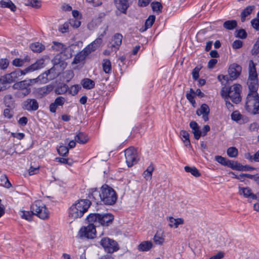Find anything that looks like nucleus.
<instances>
[{"mask_svg": "<svg viewBox=\"0 0 259 259\" xmlns=\"http://www.w3.org/2000/svg\"><path fill=\"white\" fill-rule=\"evenodd\" d=\"M155 20V17L154 15H150L145 22V29L151 27L154 23Z\"/></svg>", "mask_w": 259, "mask_h": 259, "instance_id": "obj_42", "label": "nucleus"}, {"mask_svg": "<svg viewBox=\"0 0 259 259\" xmlns=\"http://www.w3.org/2000/svg\"><path fill=\"white\" fill-rule=\"evenodd\" d=\"M242 46V42L239 40H235L232 44V47L234 49H239V48H241Z\"/></svg>", "mask_w": 259, "mask_h": 259, "instance_id": "obj_60", "label": "nucleus"}, {"mask_svg": "<svg viewBox=\"0 0 259 259\" xmlns=\"http://www.w3.org/2000/svg\"><path fill=\"white\" fill-rule=\"evenodd\" d=\"M242 70L241 66L236 63L231 64L229 68L228 72L231 79L234 80L240 74Z\"/></svg>", "mask_w": 259, "mask_h": 259, "instance_id": "obj_13", "label": "nucleus"}, {"mask_svg": "<svg viewBox=\"0 0 259 259\" xmlns=\"http://www.w3.org/2000/svg\"><path fill=\"white\" fill-rule=\"evenodd\" d=\"M19 214L22 219L28 221H32V217L33 215H34L32 209H31V211L21 210L19 212Z\"/></svg>", "mask_w": 259, "mask_h": 259, "instance_id": "obj_27", "label": "nucleus"}, {"mask_svg": "<svg viewBox=\"0 0 259 259\" xmlns=\"http://www.w3.org/2000/svg\"><path fill=\"white\" fill-rule=\"evenodd\" d=\"M153 247V244L150 241L142 242L138 246V249L140 251H149Z\"/></svg>", "mask_w": 259, "mask_h": 259, "instance_id": "obj_19", "label": "nucleus"}, {"mask_svg": "<svg viewBox=\"0 0 259 259\" xmlns=\"http://www.w3.org/2000/svg\"><path fill=\"white\" fill-rule=\"evenodd\" d=\"M151 5L154 12H155L158 14L161 12L162 6L160 3L158 2H154L151 3Z\"/></svg>", "mask_w": 259, "mask_h": 259, "instance_id": "obj_37", "label": "nucleus"}, {"mask_svg": "<svg viewBox=\"0 0 259 259\" xmlns=\"http://www.w3.org/2000/svg\"><path fill=\"white\" fill-rule=\"evenodd\" d=\"M100 214L99 213H91L87 217L89 224H93L95 228L100 225Z\"/></svg>", "mask_w": 259, "mask_h": 259, "instance_id": "obj_17", "label": "nucleus"}, {"mask_svg": "<svg viewBox=\"0 0 259 259\" xmlns=\"http://www.w3.org/2000/svg\"><path fill=\"white\" fill-rule=\"evenodd\" d=\"M0 5L2 8H9L13 12L16 10V6L11 0H1Z\"/></svg>", "mask_w": 259, "mask_h": 259, "instance_id": "obj_21", "label": "nucleus"}, {"mask_svg": "<svg viewBox=\"0 0 259 259\" xmlns=\"http://www.w3.org/2000/svg\"><path fill=\"white\" fill-rule=\"evenodd\" d=\"M81 84L85 89L90 90L95 87V82L90 78H84L81 80Z\"/></svg>", "mask_w": 259, "mask_h": 259, "instance_id": "obj_25", "label": "nucleus"}, {"mask_svg": "<svg viewBox=\"0 0 259 259\" xmlns=\"http://www.w3.org/2000/svg\"><path fill=\"white\" fill-rule=\"evenodd\" d=\"M104 71L106 73H109L111 70V62L108 59H104L102 64Z\"/></svg>", "mask_w": 259, "mask_h": 259, "instance_id": "obj_35", "label": "nucleus"}, {"mask_svg": "<svg viewBox=\"0 0 259 259\" xmlns=\"http://www.w3.org/2000/svg\"><path fill=\"white\" fill-rule=\"evenodd\" d=\"M53 46L52 47L54 50L60 52L61 53L63 52L65 48L66 47L63 44L54 41Z\"/></svg>", "mask_w": 259, "mask_h": 259, "instance_id": "obj_38", "label": "nucleus"}, {"mask_svg": "<svg viewBox=\"0 0 259 259\" xmlns=\"http://www.w3.org/2000/svg\"><path fill=\"white\" fill-rule=\"evenodd\" d=\"M69 25L70 24L71 26L74 28H78L81 24L80 21L78 19H71L69 20Z\"/></svg>", "mask_w": 259, "mask_h": 259, "instance_id": "obj_49", "label": "nucleus"}, {"mask_svg": "<svg viewBox=\"0 0 259 259\" xmlns=\"http://www.w3.org/2000/svg\"><path fill=\"white\" fill-rule=\"evenodd\" d=\"M244 196L253 200H259V193L253 194L248 187L244 188Z\"/></svg>", "mask_w": 259, "mask_h": 259, "instance_id": "obj_26", "label": "nucleus"}, {"mask_svg": "<svg viewBox=\"0 0 259 259\" xmlns=\"http://www.w3.org/2000/svg\"><path fill=\"white\" fill-rule=\"evenodd\" d=\"M1 182H2V185L7 188H10L11 186V183L10 182V181H9L7 177L5 175H3L1 177Z\"/></svg>", "mask_w": 259, "mask_h": 259, "instance_id": "obj_45", "label": "nucleus"}, {"mask_svg": "<svg viewBox=\"0 0 259 259\" xmlns=\"http://www.w3.org/2000/svg\"><path fill=\"white\" fill-rule=\"evenodd\" d=\"M74 140L79 144H84L88 142V138L85 134L80 132L75 136Z\"/></svg>", "mask_w": 259, "mask_h": 259, "instance_id": "obj_24", "label": "nucleus"}, {"mask_svg": "<svg viewBox=\"0 0 259 259\" xmlns=\"http://www.w3.org/2000/svg\"><path fill=\"white\" fill-rule=\"evenodd\" d=\"M126 162L128 167L136 164L138 161L137 150L133 147H130L124 151Z\"/></svg>", "mask_w": 259, "mask_h": 259, "instance_id": "obj_10", "label": "nucleus"}, {"mask_svg": "<svg viewBox=\"0 0 259 259\" xmlns=\"http://www.w3.org/2000/svg\"><path fill=\"white\" fill-rule=\"evenodd\" d=\"M237 26V21L235 20H228L223 24V26L227 30H232Z\"/></svg>", "mask_w": 259, "mask_h": 259, "instance_id": "obj_32", "label": "nucleus"}, {"mask_svg": "<svg viewBox=\"0 0 259 259\" xmlns=\"http://www.w3.org/2000/svg\"><path fill=\"white\" fill-rule=\"evenodd\" d=\"M117 9L122 13L125 14L129 7V3L127 0H113Z\"/></svg>", "mask_w": 259, "mask_h": 259, "instance_id": "obj_14", "label": "nucleus"}, {"mask_svg": "<svg viewBox=\"0 0 259 259\" xmlns=\"http://www.w3.org/2000/svg\"><path fill=\"white\" fill-rule=\"evenodd\" d=\"M69 28V23L68 22H66L63 25H61L59 26V30L60 32L62 33H65L68 31Z\"/></svg>", "mask_w": 259, "mask_h": 259, "instance_id": "obj_54", "label": "nucleus"}, {"mask_svg": "<svg viewBox=\"0 0 259 259\" xmlns=\"http://www.w3.org/2000/svg\"><path fill=\"white\" fill-rule=\"evenodd\" d=\"M215 160L219 162V163L221 164L222 165L227 166L228 164V161H229V159H227L226 158H224L221 156H215Z\"/></svg>", "mask_w": 259, "mask_h": 259, "instance_id": "obj_46", "label": "nucleus"}, {"mask_svg": "<svg viewBox=\"0 0 259 259\" xmlns=\"http://www.w3.org/2000/svg\"><path fill=\"white\" fill-rule=\"evenodd\" d=\"M227 155L230 157H235L238 154V150L234 147L229 148L227 151Z\"/></svg>", "mask_w": 259, "mask_h": 259, "instance_id": "obj_43", "label": "nucleus"}, {"mask_svg": "<svg viewBox=\"0 0 259 259\" xmlns=\"http://www.w3.org/2000/svg\"><path fill=\"white\" fill-rule=\"evenodd\" d=\"M100 243L103 247L104 250L109 253L117 251L119 249V246L117 242L108 237L102 238L100 240Z\"/></svg>", "mask_w": 259, "mask_h": 259, "instance_id": "obj_7", "label": "nucleus"}, {"mask_svg": "<svg viewBox=\"0 0 259 259\" xmlns=\"http://www.w3.org/2000/svg\"><path fill=\"white\" fill-rule=\"evenodd\" d=\"M56 160L58 162H59L61 163L67 164L69 165H72L73 162L69 158H60L57 157L56 158Z\"/></svg>", "mask_w": 259, "mask_h": 259, "instance_id": "obj_50", "label": "nucleus"}, {"mask_svg": "<svg viewBox=\"0 0 259 259\" xmlns=\"http://www.w3.org/2000/svg\"><path fill=\"white\" fill-rule=\"evenodd\" d=\"M80 89V87L79 85H72L69 89V93L71 95L74 96L77 94L79 90Z\"/></svg>", "mask_w": 259, "mask_h": 259, "instance_id": "obj_48", "label": "nucleus"}, {"mask_svg": "<svg viewBox=\"0 0 259 259\" xmlns=\"http://www.w3.org/2000/svg\"><path fill=\"white\" fill-rule=\"evenodd\" d=\"M96 233V228L93 224H89L87 226L82 227L78 233V236L81 238L93 239L95 237Z\"/></svg>", "mask_w": 259, "mask_h": 259, "instance_id": "obj_9", "label": "nucleus"}, {"mask_svg": "<svg viewBox=\"0 0 259 259\" xmlns=\"http://www.w3.org/2000/svg\"><path fill=\"white\" fill-rule=\"evenodd\" d=\"M91 202L88 199H80L73 203L69 208L68 216L72 220L81 218L91 205Z\"/></svg>", "mask_w": 259, "mask_h": 259, "instance_id": "obj_3", "label": "nucleus"}, {"mask_svg": "<svg viewBox=\"0 0 259 259\" xmlns=\"http://www.w3.org/2000/svg\"><path fill=\"white\" fill-rule=\"evenodd\" d=\"M254 6H249L244 9V18L249 15L254 10Z\"/></svg>", "mask_w": 259, "mask_h": 259, "instance_id": "obj_52", "label": "nucleus"}, {"mask_svg": "<svg viewBox=\"0 0 259 259\" xmlns=\"http://www.w3.org/2000/svg\"><path fill=\"white\" fill-rule=\"evenodd\" d=\"M210 109L208 106L206 104H203L201 105L200 108L196 110V114L198 116L202 115V118L206 121L208 120V114L209 113Z\"/></svg>", "mask_w": 259, "mask_h": 259, "instance_id": "obj_15", "label": "nucleus"}, {"mask_svg": "<svg viewBox=\"0 0 259 259\" xmlns=\"http://www.w3.org/2000/svg\"><path fill=\"white\" fill-rule=\"evenodd\" d=\"M200 71V69L198 67H195L192 71V77L193 79L196 80L199 78V72Z\"/></svg>", "mask_w": 259, "mask_h": 259, "instance_id": "obj_57", "label": "nucleus"}, {"mask_svg": "<svg viewBox=\"0 0 259 259\" xmlns=\"http://www.w3.org/2000/svg\"><path fill=\"white\" fill-rule=\"evenodd\" d=\"M193 133L194 134L195 139H196V140H198L202 135V133L199 130V128H197V130L196 129L193 130Z\"/></svg>", "mask_w": 259, "mask_h": 259, "instance_id": "obj_62", "label": "nucleus"}, {"mask_svg": "<svg viewBox=\"0 0 259 259\" xmlns=\"http://www.w3.org/2000/svg\"><path fill=\"white\" fill-rule=\"evenodd\" d=\"M86 58L85 55L81 51L77 53L74 58L72 64H77L84 60Z\"/></svg>", "mask_w": 259, "mask_h": 259, "instance_id": "obj_29", "label": "nucleus"}, {"mask_svg": "<svg viewBox=\"0 0 259 259\" xmlns=\"http://www.w3.org/2000/svg\"><path fill=\"white\" fill-rule=\"evenodd\" d=\"M114 219V217L110 213L100 214V225L109 226Z\"/></svg>", "mask_w": 259, "mask_h": 259, "instance_id": "obj_16", "label": "nucleus"}, {"mask_svg": "<svg viewBox=\"0 0 259 259\" xmlns=\"http://www.w3.org/2000/svg\"><path fill=\"white\" fill-rule=\"evenodd\" d=\"M122 35L120 33H116L112 38L111 46L112 47H119L121 44Z\"/></svg>", "mask_w": 259, "mask_h": 259, "instance_id": "obj_22", "label": "nucleus"}, {"mask_svg": "<svg viewBox=\"0 0 259 259\" xmlns=\"http://www.w3.org/2000/svg\"><path fill=\"white\" fill-rule=\"evenodd\" d=\"M65 101H66V100H65V98H64L62 96H59L56 98L54 102H55V104H56L58 106H59L63 105L65 102Z\"/></svg>", "mask_w": 259, "mask_h": 259, "instance_id": "obj_53", "label": "nucleus"}, {"mask_svg": "<svg viewBox=\"0 0 259 259\" xmlns=\"http://www.w3.org/2000/svg\"><path fill=\"white\" fill-rule=\"evenodd\" d=\"M103 34H101L99 37H98L97 39H96L94 41H93L92 42H91L90 45H93V46H92V48H94L93 47H94L95 48V51L97 49V48H98L101 45V44H102V37H103Z\"/></svg>", "mask_w": 259, "mask_h": 259, "instance_id": "obj_41", "label": "nucleus"}, {"mask_svg": "<svg viewBox=\"0 0 259 259\" xmlns=\"http://www.w3.org/2000/svg\"><path fill=\"white\" fill-rule=\"evenodd\" d=\"M61 54L65 56V59L70 58L72 56V50L70 48L66 47Z\"/></svg>", "mask_w": 259, "mask_h": 259, "instance_id": "obj_47", "label": "nucleus"}, {"mask_svg": "<svg viewBox=\"0 0 259 259\" xmlns=\"http://www.w3.org/2000/svg\"><path fill=\"white\" fill-rule=\"evenodd\" d=\"M5 102L9 104H12L14 102V98L12 95H7L5 97Z\"/></svg>", "mask_w": 259, "mask_h": 259, "instance_id": "obj_59", "label": "nucleus"}, {"mask_svg": "<svg viewBox=\"0 0 259 259\" xmlns=\"http://www.w3.org/2000/svg\"><path fill=\"white\" fill-rule=\"evenodd\" d=\"M154 242L156 244L161 245L164 242V238L162 232H157L153 238Z\"/></svg>", "mask_w": 259, "mask_h": 259, "instance_id": "obj_28", "label": "nucleus"}, {"mask_svg": "<svg viewBox=\"0 0 259 259\" xmlns=\"http://www.w3.org/2000/svg\"><path fill=\"white\" fill-rule=\"evenodd\" d=\"M93 198L97 201L103 202L106 205H113L117 200V195L113 188L107 185H103L98 191L95 190L92 193Z\"/></svg>", "mask_w": 259, "mask_h": 259, "instance_id": "obj_2", "label": "nucleus"}, {"mask_svg": "<svg viewBox=\"0 0 259 259\" xmlns=\"http://www.w3.org/2000/svg\"><path fill=\"white\" fill-rule=\"evenodd\" d=\"M92 46H93V45L89 44L82 50L84 55H85L86 57L90 54L92 52L95 51V48H92Z\"/></svg>", "mask_w": 259, "mask_h": 259, "instance_id": "obj_51", "label": "nucleus"}, {"mask_svg": "<svg viewBox=\"0 0 259 259\" xmlns=\"http://www.w3.org/2000/svg\"><path fill=\"white\" fill-rule=\"evenodd\" d=\"M251 23L252 27L256 30L259 31V21L254 19L251 21Z\"/></svg>", "mask_w": 259, "mask_h": 259, "instance_id": "obj_64", "label": "nucleus"}, {"mask_svg": "<svg viewBox=\"0 0 259 259\" xmlns=\"http://www.w3.org/2000/svg\"><path fill=\"white\" fill-rule=\"evenodd\" d=\"M53 90V85H48L38 89L37 90V93L39 95L41 96H44L49 94Z\"/></svg>", "mask_w": 259, "mask_h": 259, "instance_id": "obj_23", "label": "nucleus"}, {"mask_svg": "<svg viewBox=\"0 0 259 259\" xmlns=\"http://www.w3.org/2000/svg\"><path fill=\"white\" fill-rule=\"evenodd\" d=\"M31 209L32 210L34 214L40 219H48L50 217L49 210L40 200L34 201L31 206Z\"/></svg>", "mask_w": 259, "mask_h": 259, "instance_id": "obj_6", "label": "nucleus"}, {"mask_svg": "<svg viewBox=\"0 0 259 259\" xmlns=\"http://www.w3.org/2000/svg\"><path fill=\"white\" fill-rule=\"evenodd\" d=\"M184 169L186 172L191 173L195 177H198L200 176V173L199 172L198 170L194 166L190 167L188 166H186L184 167Z\"/></svg>", "mask_w": 259, "mask_h": 259, "instance_id": "obj_34", "label": "nucleus"}, {"mask_svg": "<svg viewBox=\"0 0 259 259\" xmlns=\"http://www.w3.org/2000/svg\"><path fill=\"white\" fill-rule=\"evenodd\" d=\"M32 80H24L15 83L13 85V88L15 90H19V94L23 97L27 96L30 93V85L32 83Z\"/></svg>", "mask_w": 259, "mask_h": 259, "instance_id": "obj_8", "label": "nucleus"}, {"mask_svg": "<svg viewBox=\"0 0 259 259\" xmlns=\"http://www.w3.org/2000/svg\"><path fill=\"white\" fill-rule=\"evenodd\" d=\"M29 59L27 57H25L24 59L16 58L13 61V65L15 66L20 67L23 66L26 62H28Z\"/></svg>", "mask_w": 259, "mask_h": 259, "instance_id": "obj_40", "label": "nucleus"}, {"mask_svg": "<svg viewBox=\"0 0 259 259\" xmlns=\"http://www.w3.org/2000/svg\"><path fill=\"white\" fill-rule=\"evenodd\" d=\"M249 92L245 101V109L250 114H259V95L257 92L258 89H248Z\"/></svg>", "mask_w": 259, "mask_h": 259, "instance_id": "obj_4", "label": "nucleus"}, {"mask_svg": "<svg viewBox=\"0 0 259 259\" xmlns=\"http://www.w3.org/2000/svg\"><path fill=\"white\" fill-rule=\"evenodd\" d=\"M38 107V103L35 99H27L22 104V108L28 111H36Z\"/></svg>", "mask_w": 259, "mask_h": 259, "instance_id": "obj_12", "label": "nucleus"}, {"mask_svg": "<svg viewBox=\"0 0 259 259\" xmlns=\"http://www.w3.org/2000/svg\"><path fill=\"white\" fill-rule=\"evenodd\" d=\"M154 169V166L150 164L143 172V177L147 180H150L152 178V172Z\"/></svg>", "mask_w": 259, "mask_h": 259, "instance_id": "obj_30", "label": "nucleus"}, {"mask_svg": "<svg viewBox=\"0 0 259 259\" xmlns=\"http://www.w3.org/2000/svg\"><path fill=\"white\" fill-rule=\"evenodd\" d=\"M256 65L257 64L253 60H250L248 61L247 68L248 73L247 84L248 89L258 88V78L256 68Z\"/></svg>", "mask_w": 259, "mask_h": 259, "instance_id": "obj_5", "label": "nucleus"}, {"mask_svg": "<svg viewBox=\"0 0 259 259\" xmlns=\"http://www.w3.org/2000/svg\"><path fill=\"white\" fill-rule=\"evenodd\" d=\"M25 5L37 9L41 7V2L38 0H28Z\"/></svg>", "mask_w": 259, "mask_h": 259, "instance_id": "obj_39", "label": "nucleus"}, {"mask_svg": "<svg viewBox=\"0 0 259 259\" xmlns=\"http://www.w3.org/2000/svg\"><path fill=\"white\" fill-rule=\"evenodd\" d=\"M241 114H240L238 111H234L231 114V118L232 120L238 121L241 118Z\"/></svg>", "mask_w": 259, "mask_h": 259, "instance_id": "obj_55", "label": "nucleus"}, {"mask_svg": "<svg viewBox=\"0 0 259 259\" xmlns=\"http://www.w3.org/2000/svg\"><path fill=\"white\" fill-rule=\"evenodd\" d=\"M242 87L240 84H235L231 87V90L229 94V98H231L232 101L237 104L241 100L240 93L241 92Z\"/></svg>", "mask_w": 259, "mask_h": 259, "instance_id": "obj_11", "label": "nucleus"}, {"mask_svg": "<svg viewBox=\"0 0 259 259\" xmlns=\"http://www.w3.org/2000/svg\"><path fill=\"white\" fill-rule=\"evenodd\" d=\"M186 98L188 100V101L191 103L193 107H195L196 104V102L195 100L194 99V95H192L191 94H186Z\"/></svg>", "mask_w": 259, "mask_h": 259, "instance_id": "obj_61", "label": "nucleus"}, {"mask_svg": "<svg viewBox=\"0 0 259 259\" xmlns=\"http://www.w3.org/2000/svg\"><path fill=\"white\" fill-rule=\"evenodd\" d=\"M30 48L33 52L37 53L41 52L45 48L43 45L39 42H34L32 44L30 45Z\"/></svg>", "mask_w": 259, "mask_h": 259, "instance_id": "obj_33", "label": "nucleus"}, {"mask_svg": "<svg viewBox=\"0 0 259 259\" xmlns=\"http://www.w3.org/2000/svg\"><path fill=\"white\" fill-rule=\"evenodd\" d=\"M169 226L171 228H177L179 225L184 224V220L182 218L175 219L172 217L168 218Z\"/></svg>", "mask_w": 259, "mask_h": 259, "instance_id": "obj_20", "label": "nucleus"}, {"mask_svg": "<svg viewBox=\"0 0 259 259\" xmlns=\"http://www.w3.org/2000/svg\"><path fill=\"white\" fill-rule=\"evenodd\" d=\"M227 166H228L234 170H237L239 171L243 170V165H242L240 163H238L236 161H232L230 160H229V161H228V164Z\"/></svg>", "mask_w": 259, "mask_h": 259, "instance_id": "obj_31", "label": "nucleus"}, {"mask_svg": "<svg viewBox=\"0 0 259 259\" xmlns=\"http://www.w3.org/2000/svg\"><path fill=\"white\" fill-rule=\"evenodd\" d=\"M231 90V87H224L222 88L221 91V95L225 100L229 99Z\"/></svg>", "mask_w": 259, "mask_h": 259, "instance_id": "obj_36", "label": "nucleus"}, {"mask_svg": "<svg viewBox=\"0 0 259 259\" xmlns=\"http://www.w3.org/2000/svg\"><path fill=\"white\" fill-rule=\"evenodd\" d=\"M251 52L252 54H257L259 53V37L255 44L254 45Z\"/></svg>", "mask_w": 259, "mask_h": 259, "instance_id": "obj_58", "label": "nucleus"}, {"mask_svg": "<svg viewBox=\"0 0 259 259\" xmlns=\"http://www.w3.org/2000/svg\"><path fill=\"white\" fill-rule=\"evenodd\" d=\"M58 153L63 156H66L68 153V148L65 146H60L57 149Z\"/></svg>", "mask_w": 259, "mask_h": 259, "instance_id": "obj_44", "label": "nucleus"}, {"mask_svg": "<svg viewBox=\"0 0 259 259\" xmlns=\"http://www.w3.org/2000/svg\"><path fill=\"white\" fill-rule=\"evenodd\" d=\"M44 60L40 59L36 61L24 70L20 69H17L16 71L12 72L9 74H7L0 77V91L5 89V84L11 83L16 80L18 76L22 75H25L26 73L32 72L34 70L39 69L44 67Z\"/></svg>", "mask_w": 259, "mask_h": 259, "instance_id": "obj_1", "label": "nucleus"}, {"mask_svg": "<svg viewBox=\"0 0 259 259\" xmlns=\"http://www.w3.org/2000/svg\"><path fill=\"white\" fill-rule=\"evenodd\" d=\"M9 65V61L6 59H2L0 60V68L5 69Z\"/></svg>", "mask_w": 259, "mask_h": 259, "instance_id": "obj_56", "label": "nucleus"}, {"mask_svg": "<svg viewBox=\"0 0 259 259\" xmlns=\"http://www.w3.org/2000/svg\"><path fill=\"white\" fill-rule=\"evenodd\" d=\"M53 71V70L52 68L50 70H48V71L39 75L37 78L32 79V82H40L43 83H46L49 80L48 77L49 74Z\"/></svg>", "mask_w": 259, "mask_h": 259, "instance_id": "obj_18", "label": "nucleus"}, {"mask_svg": "<svg viewBox=\"0 0 259 259\" xmlns=\"http://www.w3.org/2000/svg\"><path fill=\"white\" fill-rule=\"evenodd\" d=\"M11 135L13 137L16 138L18 140H21V139H23V138L25 136L24 134L22 133H12Z\"/></svg>", "mask_w": 259, "mask_h": 259, "instance_id": "obj_63", "label": "nucleus"}]
</instances>
